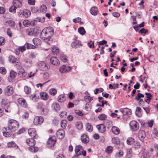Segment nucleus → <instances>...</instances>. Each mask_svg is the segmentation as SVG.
Masks as SVG:
<instances>
[{
  "label": "nucleus",
  "mask_w": 158,
  "mask_h": 158,
  "mask_svg": "<svg viewBox=\"0 0 158 158\" xmlns=\"http://www.w3.org/2000/svg\"><path fill=\"white\" fill-rule=\"evenodd\" d=\"M8 127L13 132L18 130L19 127L18 122L14 119H10L8 121Z\"/></svg>",
  "instance_id": "f257e3e1"
},
{
  "label": "nucleus",
  "mask_w": 158,
  "mask_h": 158,
  "mask_svg": "<svg viewBox=\"0 0 158 158\" xmlns=\"http://www.w3.org/2000/svg\"><path fill=\"white\" fill-rule=\"evenodd\" d=\"M10 105V102L6 98H3L2 99L1 102L2 107L5 109V111L6 112L9 111Z\"/></svg>",
  "instance_id": "f03ea898"
},
{
  "label": "nucleus",
  "mask_w": 158,
  "mask_h": 158,
  "mask_svg": "<svg viewBox=\"0 0 158 158\" xmlns=\"http://www.w3.org/2000/svg\"><path fill=\"white\" fill-rule=\"evenodd\" d=\"M3 92L6 96H10L13 94L14 92L13 87L11 85H8L4 89Z\"/></svg>",
  "instance_id": "7ed1b4c3"
},
{
  "label": "nucleus",
  "mask_w": 158,
  "mask_h": 158,
  "mask_svg": "<svg viewBox=\"0 0 158 158\" xmlns=\"http://www.w3.org/2000/svg\"><path fill=\"white\" fill-rule=\"evenodd\" d=\"M129 125L131 130L133 131H136L139 128L138 123L135 120L131 121L129 123Z\"/></svg>",
  "instance_id": "20e7f679"
},
{
  "label": "nucleus",
  "mask_w": 158,
  "mask_h": 158,
  "mask_svg": "<svg viewBox=\"0 0 158 158\" xmlns=\"http://www.w3.org/2000/svg\"><path fill=\"white\" fill-rule=\"evenodd\" d=\"M18 14L19 16H23L25 18H27L30 16L31 12L30 10L26 9L23 10H20Z\"/></svg>",
  "instance_id": "39448f33"
},
{
  "label": "nucleus",
  "mask_w": 158,
  "mask_h": 158,
  "mask_svg": "<svg viewBox=\"0 0 158 158\" xmlns=\"http://www.w3.org/2000/svg\"><path fill=\"white\" fill-rule=\"evenodd\" d=\"M40 38L43 40H45L50 38L52 36L49 34L46 30L44 29L41 31L40 35Z\"/></svg>",
  "instance_id": "423d86ee"
},
{
  "label": "nucleus",
  "mask_w": 158,
  "mask_h": 158,
  "mask_svg": "<svg viewBox=\"0 0 158 158\" xmlns=\"http://www.w3.org/2000/svg\"><path fill=\"white\" fill-rule=\"evenodd\" d=\"M39 31H40L36 27L28 29L27 31V32L28 35H34V36H36L38 33L39 32Z\"/></svg>",
  "instance_id": "0eeeda50"
},
{
  "label": "nucleus",
  "mask_w": 158,
  "mask_h": 158,
  "mask_svg": "<svg viewBox=\"0 0 158 158\" xmlns=\"http://www.w3.org/2000/svg\"><path fill=\"white\" fill-rule=\"evenodd\" d=\"M17 73L14 71H11L10 72V76L8 78L9 82H13L15 81V78L17 75Z\"/></svg>",
  "instance_id": "6e6552de"
},
{
  "label": "nucleus",
  "mask_w": 158,
  "mask_h": 158,
  "mask_svg": "<svg viewBox=\"0 0 158 158\" xmlns=\"http://www.w3.org/2000/svg\"><path fill=\"white\" fill-rule=\"evenodd\" d=\"M3 135L6 137H9L12 134V132H13L8 127L3 128Z\"/></svg>",
  "instance_id": "1a4fd4ad"
},
{
  "label": "nucleus",
  "mask_w": 158,
  "mask_h": 158,
  "mask_svg": "<svg viewBox=\"0 0 158 158\" xmlns=\"http://www.w3.org/2000/svg\"><path fill=\"white\" fill-rule=\"evenodd\" d=\"M71 47L72 48H77L82 46L81 42L79 40H75L71 43Z\"/></svg>",
  "instance_id": "9d476101"
},
{
  "label": "nucleus",
  "mask_w": 158,
  "mask_h": 158,
  "mask_svg": "<svg viewBox=\"0 0 158 158\" xmlns=\"http://www.w3.org/2000/svg\"><path fill=\"white\" fill-rule=\"evenodd\" d=\"M18 102L19 104L22 107L27 108L28 105L26 100L23 98H19L18 99Z\"/></svg>",
  "instance_id": "9b49d317"
},
{
  "label": "nucleus",
  "mask_w": 158,
  "mask_h": 158,
  "mask_svg": "<svg viewBox=\"0 0 158 158\" xmlns=\"http://www.w3.org/2000/svg\"><path fill=\"white\" fill-rule=\"evenodd\" d=\"M56 141V139L55 136L49 138L47 141V143L49 146L53 147Z\"/></svg>",
  "instance_id": "f8f14e48"
},
{
  "label": "nucleus",
  "mask_w": 158,
  "mask_h": 158,
  "mask_svg": "<svg viewBox=\"0 0 158 158\" xmlns=\"http://www.w3.org/2000/svg\"><path fill=\"white\" fill-rule=\"evenodd\" d=\"M72 68L69 66H66L64 65L62 66L60 69V72L62 73H63L65 72H68L70 71Z\"/></svg>",
  "instance_id": "ddd939ff"
},
{
  "label": "nucleus",
  "mask_w": 158,
  "mask_h": 158,
  "mask_svg": "<svg viewBox=\"0 0 158 158\" xmlns=\"http://www.w3.org/2000/svg\"><path fill=\"white\" fill-rule=\"evenodd\" d=\"M56 135L58 138L61 139L64 136L65 132L63 129H59L56 132Z\"/></svg>",
  "instance_id": "4468645a"
},
{
  "label": "nucleus",
  "mask_w": 158,
  "mask_h": 158,
  "mask_svg": "<svg viewBox=\"0 0 158 158\" xmlns=\"http://www.w3.org/2000/svg\"><path fill=\"white\" fill-rule=\"evenodd\" d=\"M9 61L12 63L15 64V65H17L19 64V60L12 56H10L8 58Z\"/></svg>",
  "instance_id": "2eb2a0df"
},
{
  "label": "nucleus",
  "mask_w": 158,
  "mask_h": 158,
  "mask_svg": "<svg viewBox=\"0 0 158 158\" xmlns=\"http://www.w3.org/2000/svg\"><path fill=\"white\" fill-rule=\"evenodd\" d=\"M28 133L29 135L33 138L36 139V133L35 130L34 128H30L28 130Z\"/></svg>",
  "instance_id": "dca6fc26"
},
{
  "label": "nucleus",
  "mask_w": 158,
  "mask_h": 158,
  "mask_svg": "<svg viewBox=\"0 0 158 158\" xmlns=\"http://www.w3.org/2000/svg\"><path fill=\"white\" fill-rule=\"evenodd\" d=\"M138 135L139 139L142 142L143 141L146 137L145 132L143 130H140L139 131Z\"/></svg>",
  "instance_id": "f3484780"
},
{
  "label": "nucleus",
  "mask_w": 158,
  "mask_h": 158,
  "mask_svg": "<svg viewBox=\"0 0 158 158\" xmlns=\"http://www.w3.org/2000/svg\"><path fill=\"white\" fill-rule=\"evenodd\" d=\"M83 149L82 146L80 145L77 146L76 147L75 149V152L76 155H75V156H78L81 155V151Z\"/></svg>",
  "instance_id": "a211bd4d"
},
{
  "label": "nucleus",
  "mask_w": 158,
  "mask_h": 158,
  "mask_svg": "<svg viewBox=\"0 0 158 158\" xmlns=\"http://www.w3.org/2000/svg\"><path fill=\"white\" fill-rule=\"evenodd\" d=\"M120 111L123 113V115H129L131 113V110L127 108L121 109L120 110Z\"/></svg>",
  "instance_id": "6ab92c4d"
},
{
  "label": "nucleus",
  "mask_w": 158,
  "mask_h": 158,
  "mask_svg": "<svg viewBox=\"0 0 158 158\" xmlns=\"http://www.w3.org/2000/svg\"><path fill=\"white\" fill-rule=\"evenodd\" d=\"M97 128L99 131L101 133H103L106 130V126L105 125L102 124L97 125Z\"/></svg>",
  "instance_id": "aec40b11"
},
{
  "label": "nucleus",
  "mask_w": 158,
  "mask_h": 158,
  "mask_svg": "<svg viewBox=\"0 0 158 158\" xmlns=\"http://www.w3.org/2000/svg\"><path fill=\"white\" fill-rule=\"evenodd\" d=\"M39 66L40 69L43 71H46L49 69L48 66L47 64L45 63L42 62L40 63Z\"/></svg>",
  "instance_id": "412c9836"
},
{
  "label": "nucleus",
  "mask_w": 158,
  "mask_h": 158,
  "mask_svg": "<svg viewBox=\"0 0 158 158\" xmlns=\"http://www.w3.org/2000/svg\"><path fill=\"white\" fill-rule=\"evenodd\" d=\"M13 4L17 8H20L22 6V2L19 0H14L13 1Z\"/></svg>",
  "instance_id": "4be33fe9"
},
{
  "label": "nucleus",
  "mask_w": 158,
  "mask_h": 158,
  "mask_svg": "<svg viewBox=\"0 0 158 158\" xmlns=\"http://www.w3.org/2000/svg\"><path fill=\"white\" fill-rule=\"evenodd\" d=\"M50 62L53 65H56L59 63L58 59L56 57H52L50 60Z\"/></svg>",
  "instance_id": "5701e85b"
},
{
  "label": "nucleus",
  "mask_w": 158,
  "mask_h": 158,
  "mask_svg": "<svg viewBox=\"0 0 158 158\" xmlns=\"http://www.w3.org/2000/svg\"><path fill=\"white\" fill-rule=\"evenodd\" d=\"M7 146L9 148H15V149H17L19 148L18 146L13 141L8 142L7 143Z\"/></svg>",
  "instance_id": "b1692460"
},
{
  "label": "nucleus",
  "mask_w": 158,
  "mask_h": 158,
  "mask_svg": "<svg viewBox=\"0 0 158 158\" xmlns=\"http://www.w3.org/2000/svg\"><path fill=\"white\" fill-rule=\"evenodd\" d=\"M34 138H31L27 139L26 140V143L29 146H34L35 143Z\"/></svg>",
  "instance_id": "393cba45"
},
{
  "label": "nucleus",
  "mask_w": 158,
  "mask_h": 158,
  "mask_svg": "<svg viewBox=\"0 0 158 158\" xmlns=\"http://www.w3.org/2000/svg\"><path fill=\"white\" fill-rule=\"evenodd\" d=\"M81 140L84 143H87L89 140L88 137L86 135H82L81 136Z\"/></svg>",
  "instance_id": "a878e982"
},
{
  "label": "nucleus",
  "mask_w": 158,
  "mask_h": 158,
  "mask_svg": "<svg viewBox=\"0 0 158 158\" xmlns=\"http://www.w3.org/2000/svg\"><path fill=\"white\" fill-rule=\"evenodd\" d=\"M66 100V98L64 95L61 94L59 95L57 98V101L59 102L63 103Z\"/></svg>",
  "instance_id": "bb28decb"
},
{
  "label": "nucleus",
  "mask_w": 158,
  "mask_h": 158,
  "mask_svg": "<svg viewBox=\"0 0 158 158\" xmlns=\"http://www.w3.org/2000/svg\"><path fill=\"white\" fill-rule=\"evenodd\" d=\"M44 29L52 36L54 34V29L52 27H49Z\"/></svg>",
  "instance_id": "cd10ccee"
},
{
  "label": "nucleus",
  "mask_w": 158,
  "mask_h": 158,
  "mask_svg": "<svg viewBox=\"0 0 158 158\" xmlns=\"http://www.w3.org/2000/svg\"><path fill=\"white\" fill-rule=\"evenodd\" d=\"M98 12V8L96 7H93L90 10V12L91 13L94 15H96Z\"/></svg>",
  "instance_id": "c85d7f7f"
},
{
  "label": "nucleus",
  "mask_w": 158,
  "mask_h": 158,
  "mask_svg": "<svg viewBox=\"0 0 158 158\" xmlns=\"http://www.w3.org/2000/svg\"><path fill=\"white\" fill-rule=\"evenodd\" d=\"M33 42L34 45L37 46L40 45L41 43V40L38 38H34L33 40Z\"/></svg>",
  "instance_id": "c756f323"
},
{
  "label": "nucleus",
  "mask_w": 158,
  "mask_h": 158,
  "mask_svg": "<svg viewBox=\"0 0 158 158\" xmlns=\"http://www.w3.org/2000/svg\"><path fill=\"white\" fill-rule=\"evenodd\" d=\"M111 130L112 132L115 135H118L119 133V129L118 127H113L112 128Z\"/></svg>",
  "instance_id": "7c9ffc66"
},
{
  "label": "nucleus",
  "mask_w": 158,
  "mask_h": 158,
  "mask_svg": "<svg viewBox=\"0 0 158 158\" xmlns=\"http://www.w3.org/2000/svg\"><path fill=\"white\" fill-rule=\"evenodd\" d=\"M40 97L42 99L46 100L48 98V95L47 93L45 92H42L40 94Z\"/></svg>",
  "instance_id": "2f4dec72"
},
{
  "label": "nucleus",
  "mask_w": 158,
  "mask_h": 158,
  "mask_svg": "<svg viewBox=\"0 0 158 158\" xmlns=\"http://www.w3.org/2000/svg\"><path fill=\"white\" fill-rule=\"evenodd\" d=\"M44 119H34L33 123L35 125H41L43 122Z\"/></svg>",
  "instance_id": "473e14b6"
},
{
  "label": "nucleus",
  "mask_w": 158,
  "mask_h": 158,
  "mask_svg": "<svg viewBox=\"0 0 158 158\" xmlns=\"http://www.w3.org/2000/svg\"><path fill=\"white\" fill-rule=\"evenodd\" d=\"M29 150L32 152H36L38 150V148L34 146H31L29 148Z\"/></svg>",
  "instance_id": "72a5a7b5"
},
{
  "label": "nucleus",
  "mask_w": 158,
  "mask_h": 158,
  "mask_svg": "<svg viewBox=\"0 0 158 158\" xmlns=\"http://www.w3.org/2000/svg\"><path fill=\"white\" fill-rule=\"evenodd\" d=\"M52 107L53 109L56 111H57L60 109V106L59 104L56 103H53Z\"/></svg>",
  "instance_id": "f704fd0d"
},
{
  "label": "nucleus",
  "mask_w": 158,
  "mask_h": 158,
  "mask_svg": "<svg viewBox=\"0 0 158 158\" xmlns=\"http://www.w3.org/2000/svg\"><path fill=\"white\" fill-rule=\"evenodd\" d=\"M84 99L87 103H90L93 100V98L88 96H85L84 97Z\"/></svg>",
  "instance_id": "c9c22d12"
},
{
  "label": "nucleus",
  "mask_w": 158,
  "mask_h": 158,
  "mask_svg": "<svg viewBox=\"0 0 158 158\" xmlns=\"http://www.w3.org/2000/svg\"><path fill=\"white\" fill-rule=\"evenodd\" d=\"M93 130V127L91 124L87 123L86 125V130L89 132H91Z\"/></svg>",
  "instance_id": "e433bc0d"
},
{
  "label": "nucleus",
  "mask_w": 158,
  "mask_h": 158,
  "mask_svg": "<svg viewBox=\"0 0 158 158\" xmlns=\"http://www.w3.org/2000/svg\"><path fill=\"white\" fill-rule=\"evenodd\" d=\"M78 32L82 35H84L85 33V31L83 27H80L78 29Z\"/></svg>",
  "instance_id": "4c0bfd02"
},
{
  "label": "nucleus",
  "mask_w": 158,
  "mask_h": 158,
  "mask_svg": "<svg viewBox=\"0 0 158 158\" xmlns=\"http://www.w3.org/2000/svg\"><path fill=\"white\" fill-rule=\"evenodd\" d=\"M75 125L76 128L79 130H81L83 128V125L81 122H77Z\"/></svg>",
  "instance_id": "58836bf2"
},
{
  "label": "nucleus",
  "mask_w": 158,
  "mask_h": 158,
  "mask_svg": "<svg viewBox=\"0 0 158 158\" xmlns=\"http://www.w3.org/2000/svg\"><path fill=\"white\" fill-rule=\"evenodd\" d=\"M24 91L26 94H28L31 93V89L30 87L27 86H25L24 87Z\"/></svg>",
  "instance_id": "ea45409f"
},
{
  "label": "nucleus",
  "mask_w": 158,
  "mask_h": 158,
  "mask_svg": "<svg viewBox=\"0 0 158 158\" xmlns=\"http://www.w3.org/2000/svg\"><path fill=\"white\" fill-rule=\"evenodd\" d=\"M60 124L61 127L62 128H65L67 125V121L65 119H63L61 121Z\"/></svg>",
  "instance_id": "a19ab883"
},
{
  "label": "nucleus",
  "mask_w": 158,
  "mask_h": 158,
  "mask_svg": "<svg viewBox=\"0 0 158 158\" xmlns=\"http://www.w3.org/2000/svg\"><path fill=\"white\" fill-rule=\"evenodd\" d=\"M52 51L53 54L57 55L59 53V49L57 47H54L52 48Z\"/></svg>",
  "instance_id": "79ce46f5"
},
{
  "label": "nucleus",
  "mask_w": 158,
  "mask_h": 158,
  "mask_svg": "<svg viewBox=\"0 0 158 158\" xmlns=\"http://www.w3.org/2000/svg\"><path fill=\"white\" fill-rule=\"evenodd\" d=\"M132 151L131 149H128L127 150V156L128 158H131L132 156Z\"/></svg>",
  "instance_id": "37998d69"
},
{
  "label": "nucleus",
  "mask_w": 158,
  "mask_h": 158,
  "mask_svg": "<svg viewBox=\"0 0 158 158\" xmlns=\"http://www.w3.org/2000/svg\"><path fill=\"white\" fill-rule=\"evenodd\" d=\"M17 8L14 5L11 6L9 9V11L10 12L14 14L16 12V10Z\"/></svg>",
  "instance_id": "c03bdc74"
},
{
  "label": "nucleus",
  "mask_w": 158,
  "mask_h": 158,
  "mask_svg": "<svg viewBox=\"0 0 158 158\" xmlns=\"http://www.w3.org/2000/svg\"><path fill=\"white\" fill-rule=\"evenodd\" d=\"M112 143L115 144H118L120 143L119 139L117 137H114L112 139Z\"/></svg>",
  "instance_id": "a18cd8bd"
},
{
  "label": "nucleus",
  "mask_w": 158,
  "mask_h": 158,
  "mask_svg": "<svg viewBox=\"0 0 158 158\" xmlns=\"http://www.w3.org/2000/svg\"><path fill=\"white\" fill-rule=\"evenodd\" d=\"M60 59L63 62H65L67 61V59L65 55L61 54L60 56Z\"/></svg>",
  "instance_id": "49530a36"
},
{
  "label": "nucleus",
  "mask_w": 158,
  "mask_h": 158,
  "mask_svg": "<svg viewBox=\"0 0 158 158\" xmlns=\"http://www.w3.org/2000/svg\"><path fill=\"white\" fill-rule=\"evenodd\" d=\"M18 75L21 77H23L26 75V73L24 69L23 70L19 71Z\"/></svg>",
  "instance_id": "de8ad7c7"
},
{
  "label": "nucleus",
  "mask_w": 158,
  "mask_h": 158,
  "mask_svg": "<svg viewBox=\"0 0 158 158\" xmlns=\"http://www.w3.org/2000/svg\"><path fill=\"white\" fill-rule=\"evenodd\" d=\"M49 93L51 95L54 96L57 93V90L55 89L52 88L49 90Z\"/></svg>",
  "instance_id": "09e8293b"
},
{
  "label": "nucleus",
  "mask_w": 158,
  "mask_h": 158,
  "mask_svg": "<svg viewBox=\"0 0 158 158\" xmlns=\"http://www.w3.org/2000/svg\"><path fill=\"white\" fill-rule=\"evenodd\" d=\"M144 96L143 94L139 93H138L137 94V95L135 97V99L139 101L141 98H143Z\"/></svg>",
  "instance_id": "8fccbe9b"
},
{
  "label": "nucleus",
  "mask_w": 158,
  "mask_h": 158,
  "mask_svg": "<svg viewBox=\"0 0 158 158\" xmlns=\"http://www.w3.org/2000/svg\"><path fill=\"white\" fill-rule=\"evenodd\" d=\"M112 151L113 148L111 146H109L106 148V152L108 154L111 153L112 152Z\"/></svg>",
  "instance_id": "3c124183"
},
{
  "label": "nucleus",
  "mask_w": 158,
  "mask_h": 158,
  "mask_svg": "<svg viewBox=\"0 0 158 158\" xmlns=\"http://www.w3.org/2000/svg\"><path fill=\"white\" fill-rule=\"evenodd\" d=\"M123 152L120 151L118 152H117L115 155V158H119L120 157H121L123 155Z\"/></svg>",
  "instance_id": "603ef678"
},
{
  "label": "nucleus",
  "mask_w": 158,
  "mask_h": 158,
  "mask_svg": "<svg viewBox=\"0 0 158 158\" xmlns=\"http://www.w3.org/2000/svg\"><path fill=\"white\" fill-rule=\"evenodd\" d=\"M25 46L28 49H33L35 48V46L29 43H26L25 44Z\"/></svg>",
  "instance_id": "864d4df0"
},
{
  "label": "nucleus",
  "mask_w": 158,
  "mask_h": 158,
  "mask_svg": "<svg viewBox=\"0 0 158 158\" xmlns=\"http://www.w3.org/2000/svg\"><path fill=\"white\" fill-rule=\"evenodd\" d=\"M6 70L4 67H0V73L2 74H5L6 73Z\"/></svg>",
  "instance_id": "5fc2aeb1"
},
{
  "label": "nucleus",
  "mask_w": 158,
  "mask_h": 158,
  "mask_svg": "<svg viewBox=\"0 0 158 158\" xmlns=\"http://www.w3.org/2000/svg\"><path fill=\"white\" fill-rule=\"evenodd\" d=\"M134 141V139L131 137H130L127 139V144L129 145H131L133 143Z\"/></svg>",
  "instance_id": "6e6d98bb"
},
{
  "label": "nucleus",
  "mask_w": 158,
  "mask_h": 158,
  "mask_svg": "<svg viewBox=\"0 0 158 158\" xmlns=\"http://www.w3.org/2000/svg\"><path fill=\"white\" fill-rule=\"evenodd\" d=\"M5 39L2 37H0V46L4 45L5 43Z\"/></svg>",
  "instance_id": "4d7b16f0"
},
{
  "label": "nucleus",
  "mask_w": 158,
  "mask_h": 158,
  "mask_svg": "<svg viewBox=\"0 0 158 158\" xmlns=\"http://www.w3.org/2000/svg\"><path fill=\"white\" fill-rule=\"evenodd\" d=\"M39 8L37 6H33L31 8V10L32 12L36 13L39 10Z\"/></svg>",
  "instance_id": "13d9d810"
},
{
  "label": "nucleus",
  "mask_w": 158,
  "mask_h": 158,
  "mask_svg": "<svg viewBox=\"0 0 158 158\" xmlns=\"http://www.w3.org/2000/svg\"><path fill=\"white\" fill-rule=\"evenodd\" d=\"M18 49L19 50V51L22 52H23L26 50V47H25V45L19 47L18 48Z\"/></svg>",
  "instance_id": "bf43d9fd"
},
{
  "label": "nucleus",
  "mask_w": 158,
  "mask_h": 158,
  "mask_svg": "<svg viewBox=\"0 0 158 158\" xmlns=\"http://www.w3.org/2000/svg\"><path fill=\"white\" fill-rule=\"evenodd\" d=\"M154 121L153 119H151L150 121H149L148 122L146 123L148 125V126L150 127H152L153 125Z\"/></svg>",
  "instance_id": "052dcab7"
},
{
  "label": "nucleus",
  "mask_w": 158,
  "mask_h": 158,
  "mask_svg": "<svg viewBox=\"0 0 158 158\" xmlns=\"http://www.w3.org/2000/svg\"><path fill=\"white\" fill-rule=\"evenodd\" d=\"M47 10L46 6L44 5H42L40 7V10L42 12L46 11Z\"/></svg>",
  "instance_id": "680f3d73"
},
{
  "label": "nucleus",
  "mask_w": 158,
  "mask_h": 158,
  "mask_svg": "<svg viewBox=\"0 0 158 158\" xmlns=\"http://www.w3.org/2000/svg\"><path fill=\"white\" fill-rule=\"evenodd\" d=\"M67 115V112L65 111L62 112L60 114V118H65Z\"/></svg>",
  "instance_id": "e2e57ef3"
},
{
  "label": "nucleus",
  "mask_w": 158,
  "mask_h": 158,
  "mask_svg": "<svg viewBox=\"0 0 158 158\" xmlns=\"http://www.w3.org/2000/svg\"><path fill=\"white\" fill-rule=\"evenodd\" d=\"M8 24L11 27H14L15 25V22L12 20H10L8 22Z\"/></svg>",
  "instance_id": "0e129e2a"
},
{
  "label": "nucleus",
  "mask_w": 158,
  "mask_h": 158,
  "mask_svg": "<svg viewBox=\"0 0 158 158\" xmlns=\"http://www.w3.org/2000/svg\"><path fill=\"white\" fill-rule=\"evenodd\" d=\"M75 112L76 114L80 116H82L83 114V113L81 111L78 110H75Z\"/></svg>",
  "instance_id": "69168bd1"
},
{
  "label": "nucleus",
  "mask_w": 158,
  "mask_h": 158,
  "mask_svg": "<svg viewBox=\"0 0 158 158\" xmlns=\"http://www.w3.org/2000/svg\"><path fill=\"white\" fill-rule=\"evenodd\" d=\"M88 45L90 48H94V42L90 41L88 43Z\"/></svg>",
  "instance_id": "338daca9"
},
{
  "label": "nucleus",
  "mask_w": 158,
  "mask_h": 158,
  "mask_svg": "<svg viewBox=\"0 0 158 158\" xmlns=\"http://www.w3.org/2000/svg\"><path fill=\"white\" fill-rule=\"evenodd\" d=\"M99 118H106V116L104 114H102L98 116Z\"/></svg>",
  "instance_id": "774afa93"
}]
</instances>
